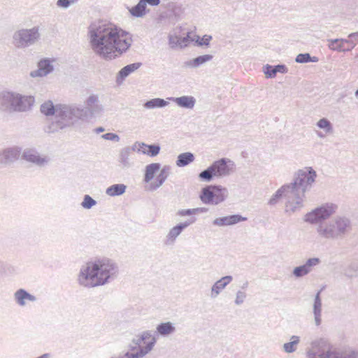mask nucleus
<instances>
[{"label":"nucleus","mask_w":358,"mask_h":358,"mask_svg":"<svg viewBox=\"0 0 358 358\" xmlns=\"http://www.w3.org/2000/svg\"><path fill=\"white\" fill-rule=\"evenodd\" d=\"M128 33L115 24L99 20L88 27L89 43L92 51L106 60L115 59L125 52L131 46L132 39Z\"/></svg>","instance_id":"obj_1"},{"label":"nucleus","mask_w":358,"mask_h":358,"mask_svg":"<svg viewBox=\"0 0 358 358\" xmlns=\"http://www.w3.org/2000/svg\"><path fill=\"white\" fill-rule=\"evenodd\" d=\"M317 173L312 167H305L294 173L291 182L281 186L268 201L271 206L275 205L280 199L284 198L285 211L289 215L300 211L304 207L306 193L310 190Z\"/></svg>","instance_id":"obj_2"},{"label":"nucleus","mask_w":358,"mask_h":358,"mask_svg":"<svg viewBox=\"0 0 358 358\" xmlns=\"http://www.w3.org/2000/svg\"><path fill=\"white\" fill-rule=\"evenodd\" d=\"M117 273L118 267L113 260L99 259L82 266L78 282L80 285L87 287L101 286L115 278Z\"/></svg>","instance_id":"obj_3"},{"label":"nucleus","mask_w":358,"mask_h":358,"mask_svg":"<svg viewBox=\"0 0 358 358\" xmlns=\"http://www.w3.org/2000/svg\"><path fill=\"white\" fill-rule=\"evenodd\" d=\"M83 112L75 104H57L56 115L45 129V131L52 134L73 126L79 120H84L81 113Z\"/></svg>","instance_id":"obj_4"},{"label":"nucleus","mask_w":358,"mask_h":358,"mask_svg":"<svg viewBox=\"0 0 358 358\" xmlns=\"http://www.w3.org/2000/svg\"><path fill=\"white\" fill-rule=\"evenodd\" d=\"M307 358H358V350L348 348L342 352L334 348L326 338L313 341L306 351Z\"/></svg>","instance_id":"obj_5"},{"label":"nucleus","mask_w":358,"mask_h":358,"mask_svg":"<svg viewBox=\"0 0 358 358\" xmlns=\"http://www.w3.org/2000/svg\"><path fill=\"white\" fill-rule=\"evenodd\" d=\"M352 229V222L346 216L338 215L328 222L318 224L316 231L318 236L324 239H343Z\"/></svg>","instance_id":"obj_6"},{"label":"nucleus","mask_w":358,"mask_h":358,"mask_svg":"<svg viewBox=\"0 0 358 358\" xmlns=\"http://www.w3.org/2000/svg\"><path fill=\"white\" fill-rule=\"evenodd\" d=\"M35 99L32 96L2 91L0 92V110L7 113H23L31 109Z\"/></svg>","instance_id":"obj_7"},{"label":"nucleus","mask_w":358,"mask_h":358,"mask_svg":"<svg viewBox=\"0 0 358 358\" xmlns=\"http://www.w3.org/2000/svg\"><path fill=\"white\" fill-rule=\"evenodd\" d=\"M39 27L21 29L14 32L13 44L18 49H24L34 45L41 38Z\"/></svg>","instance_id":"obj_8"},{"label":"nucleus","mask_w":358,"mask_h":358,"mask_svg":"<svg viewBox=\"0 0 358 358\" xmlns=\"http://www.w3.org/2000/svg\"><path fill=\"white\" fill-rule=\"evenodd\" d=\"M228 194L226 187L210 185L202 188L199 199L205 204L218 205L227 199Z\"/></svg>","instance_id":"obj_9"},{"label":"nucleus","mask_w":358,"mask_h":358,"mask_svg":"<svg viewBox=\"0 0 358 358\" xmlns=\"http://www.w3.org/2000/svg\"><path fill=\"white\" fill-rule=\"evenodd\" d=\"M337 206L333 203H325L315 208L304 216V221L310 224L322 223L336 210Z\"/></svg>","instance_id":"obj_10"},{"label":"nucleus","mask_w":358,"mask_h":358,"mask_svg":"<svg viewBox=\"0 0 358 358\" xmlns=\"http://www.w3.org/2000/svg\"><path fill=\"white\" fill-rule=\"evenodd\" d=\"M85 107L79 106L83 110L82 116L84 120L100 113L103 110V106L100 103L99 96L96 94L90 95L85 101Z\"/></svg>","instance_id":"obj_11"},{"label":"nucleus","mask_w":358,"mask_h":358,"mask_svg":"<svg viewBox=\"0 0 358 358\" xmlns=\"http://www.w3.org/2000/svg\"><path fill=\"white\" fill-rule=\"evenodd\" d=\"M320 263L321 259L318 257L309 258L303 264L294 268L292 275L296 278H302L309 274L313 271V268Z\"/></svg>","instance_id":"obj_12"},{"label":"nucleus","mask_w":358,"mask_h":358,"mask_svg":"<svg viewBox=\"0 0 358 358\" xmlns=\"http://www.w3.org/2000/svg\"><path fill=\"white\" fill-rule=\"evenodd\" d=\"M21 150L18 147H11L0 152V165L7 166L18 159Z\"/></svg>","instance_id":"obj_13"},{"label":"nucleus","mask_w":358,"mask_h":358,"mask_svg":"<svg viewBox=\"0 0 358 358\" xmlns=\"http://www.w3.org/2000/svg\"><path fill=\"white\" fill-rule=\"evenodd\" d=\"M228 163L233 165V162L227 158H222L219 160L215 161L211 165V168L215 173L217 178H222L229 176L231 172Z\"/></svg>","instance_id":"obj_14"},{"label":"nucleus","mask_w":358,"mask_h":358,"mask_svg":"<svg viewBox=\"0 0 358 358\" xmlns=\"http://www.w3.org/2000/svg\"><path fill=\"white\" fill-rule=\"evenodd\" d=\"M22 158L38 166H43L49 162L48 157L41 156L35 149L32 148L25 149L22 153Z\"/></svg>","instance_id":"obj_15"},{"label":"nucleus","mask_w":358,"mask_h":358,"mask_svg":"<svg viewBox=\"0 0 358 358\" xmlns=\"http://www.w3.org/2000/svg\"><path fill=\"white\" fill-rule=\"evenodd\" d=\"M248 218L239 214L231 215L215 218L213 224L217 227H227L235 225L239 222L246 221Z\"/></svg>","instance_id":"obj_16"},{"label":"nucleus","mask_w":358,"mask_h":358,"mask_svg":"<svg viewBox=\"0 0 358 358\" xmlns=\"http://www.w3.org/2000/svg\"><path fill=\"white\" fill-rule=\"evenodd\" d=\"M196 222V218L192 217L188 219L187 221L184 222H180L176 226L173 227L170 229L168 235H167V241H171V243L174 242L176 238L182 233V231L189 227L190 224L194 223Z\"/></svg>","instance_id":"obj_17"},{"label":"nucleus","mask_w":358,"mask_h":358,"mask_svg":"<svg viewBox=\"0 0 358 358\" xmlns=\"http://www.w3.org/2000/svg\"><path fill=\"white\" fill-rule=\"evenodd\" d=\"M53 71V66L48 59H43L38 63V69L30 73V76L34 77L45 76Z\"/></svg>","instance_id":"obj_18"},{"label":"nucleus","mask_w":358,"mask_h":358,"mask_svg":"<svg viewBox=\"0 0 358 358\" xmlns=\"http://www.w3.org/2000/svg\"><path fill=\"white\" fill-rule=\"evenodd\" d=\"M233 280L231 275H226L217 280L211 287L210 297L215 299Z\"/></svg>","instance_id":"obj_19"},{"label":"nucleus","mask_w":358,"mask_h":358,"mask_svg":"<svg viewBox=\"0 0 358 358\" xmlns=\"http://www.w3.org/2000/svg\"><path fill=\"white\" fill-rule=\"evenodd\" d=\"M171 172V166L168 165L164 166L160 169V172L157 176L156 181L151 182L149 186L150 191H155L161 187L167 178L169 176Z\"/></svg>","instance_id":"obj_20"},{"label":"nucleus","mask_w":358,"mask_h":358,"mask_svg":"<svg viewBox=\"0 0 358 358\" xmlns=\"http://www.w3.org/2000/svg\"><path fill=\"white\" fill-rule=\"evenodd\" d=\"M322 290L317 292L315 296L313 311L314 315L315 324L316 326H320L322 323L321 313H322V299L320 297Z\"/></svg>","instance_id":"obj_21"},{"label":"nucleus","mask_w":358,"mask_h":358,"mask_svg":"<svg viewBox=\"0 0 358 358\" xmlns=\"http://www.w3.org/2000/svg\"><path fill=\"white\" fill-rule=\"evenodd\" d=\"M288 69L285 64L271 66L266 64L263 67V71L266 78H273L276 76L277 73H286Z\"/></svg>","instance_id":"obj_22"},{"label":"nucleus","mask_w":358,"mask_h":358,"mask_svg":"<svg viewBox=\"0 0 358 358\" xmlns=\"http://www.w3.org/2000/svg\"><path fill=\"white\" fill-rule=\"evenodd\" d=\"M178 106L187 109H192L196 103V99L192 96H182L180 97H170Z\"/></svg>","instance_id":"obj_23"},{"label":"nucleus","mask_w":358,"mask_h":358,"mask_svg":"<svg viewBox=\"0 0 358 358\" xmlns=\"http://www.w3.org/2000/svg\"><path fill=\"white\" fill-rule=\"evenodd\" d=\"M14 299L16 303L21 306H24L26 304V300L32 302L36 300L35 296L29 294L24 289H20L16 291L14 294Z\"/></svg>","instance_id":"obj_24"},{"label":"nucleus","mask_w":358,"mask_h":358,"mask_svg":"<svg viewBox=\"0 0 358 358\" xmlns=\"http://www.w3.org/2000/svg\"><path fill=\"white\" fill-rule=\"evenodd\" d=\"M212 55H203L185 62V65L189 68L196 69L213 59Z\"/></svg>","instance_id":"obj_25"},{"label":"nucleus","mask_w":358,"mask_h":358,"mask_svg":"<svg viewBox=\"0 0 358 358\" xmlns=\"http://www.w3.org/2000/svg\"><path fill=\"white\" fill-rule=\"evenodd\" d=\"M141 65V62H136L124 66L117 73V82H119L120 80H124L129 75L139 69Z\"/></svg>","instance_id":"obj_26"},{"label":"nucleus","mask_w":358,"mask_h":358,"mask_svg":"<svg viewBox=\"0 0 358 358\" xmlns=\"http://www.w3.org/2000/svg\"><path fill=\"white\" fill-rule=\"evenodd\" d=\"M328 48L334 51L338 52H345L349 50V49H344L343 45L344 43H350L351 41L348 39L344 38H335V39H328Z\"/></svg>","instance_id":"obj_27"},{"label":"nucleus","mask_w":358,"mask_h":358,"mask_svg":"<svg viewBox=\"0 0 358 358\" xmlns=\"http://www.w3.org/2000/svg\"><path fill=\"white\" fill-rule=\"evenodd\" d=\"M157 333L162 336H167L176 331L174 324L171 322H162L157 326Z\"/></svg>","instance_id":"obj_28"},{"label":"nucleus","mask_w":358,"mask_h":358,"mask_svg":"<svg viewBox=\"0 0 358 358\" xmlns=\"http://www.w3.org/2000/svg\"><path fill=\"white\" fill-rule=\"evenodd\" d=\"M138 144L141 148H148V150H141V152L144 155H147L151 157H155L159 155L161 147L159 144H151L147 145L145 143L136 142L135 145Z\"/></svg>","instance_id":"obj_29"},{"label":"nucleus","mask_w":358,"mask_h":358,"mask_svg":"<svg viewBox=\"0 0 358 358\" xmlns=\"http://www.w3.org/2000/svg\"><path fill=\"white\" fill-rule=\"evenodd\" d=\"M194 159L193 153L189 152H183L178 156L176 164L178 167H184L193 162Z\"/></svg>","instance_id":"obj_30"},{"label":"nucleus","mask_w":358,"mask_h":358,"mask_svg":"<svg viewBox=\"0 0 358 358\" xmlns=\"http://www.w3.org/2000/svg\"><path fill=\"white\" fill-rule=\"evenodd\" d=\"M161 169V164L159 163H152L146 166L145 176H144V181L145 182H150L156 172L159 171Z\"/></svg>","instance_id":"obj_31"},{"label":"nucleus","mask_w":358,"mask_h":358,"mask_svg":"<svg viewBox=\"0 0 358 358\" xmlns=\"http://www.w3.org/2000/svg\"><path fill=\"white\" fill-rule=\"evenodd\" d=\"M146 8V4L143 0H140L136 6L129 9V12L134 17H142L147 13Z\"/></svg>","instance_id":"obj_32"},{"label":"nucleus","mask_w":358,"mask_h":358,"mask_svg":"<svg viewBox=\"0 0 358 358\" xmlns=\"http://www.w3.org/2000/svg\"><path fill=\"white\" fill-rule=\"evenodd\" d=\"M127 186L124 184H115L106 189V193L110 196H120L126 191Z\"/></svg>","instance_id":"obj_33"},{"label":"nucleus","mask_w":358,"mask_h":358,"mask_svg":"<svg viewBox=\"0 0 358 358\" xmlns=\"http://www.w3.org/2000/svg\"><path fill=\"white\" fill-rule=\"evenodd\" d=\"M169 102L161 98H155L147 101L144 103L145 108L152 109L156 108H164L168 106Z\"/></svg>","instance_id":"obj_34"},{"label":"nucleus","mask_w":358,"mask_h":358,"mask_svg":"<svg viewBox=\"0 0 358 358\" xmlns=\"http://www.w3.org/2000/svg\"><path fill=\"white\" fill-rule=\"evenodd\" d=\"M57 105H54L51 101H48L41 104L40 110L41 113L46 116L56 115Z\"/></svg>","instance_id":"obj_35"},{"label":"nucleus","mask_w":358,"mask_h":358,"mask_svg":"<svg viewBox=\"0 0 358 358\" xmlns=\"http://www.w3.org/2000/svg\"><path fill=\"white\" fill-rule=\"evenodd\" d=\"M300 342V338L298 336H292L290 342L283 344V350L286 353H292L296 350V346Z\"/></svg>","instance_id":"obj_36"},{"label":"nucleus","mask_w":358,"mask_h":358,"mask_svg":"<svg viewBox=\"0 0 358 358\" xmlns=\"http://www.w3.org/2000/svg\"><path fill=\"white\" fill-rule=\"evenodd\" d=\"M215 177L211 166H208L206 169L202 171L199 174V178L201 181L209 182Z\"/></svg>","instance_id":"obj_37"},{"label":"nucleus","mask_w":358,"mask_h":358,"mask_svg":"<svg viewBox=\"0 0 358 358\" xmlns=\"http://www.w3.org/2000/svg\"><path fill=\"white\" fill-rule=\"evenodd\" d=\"M318 61V57H311L309 53H300L295 58V62L300 64L317 62Z\"/></svg>","instance_id":"obj_38"},{"label":"nucleus","mask_w":358,"mask_h":358,"mask_svg":"<svg viewBox=\"0 0 358 358\" xmlns=\"http://www.w3.org/2000/svg\"><path fill=\"white\" fill-rule=\"evenodd\" d=\"M316 125L320 129H324L327 134H331L334 131L332 124L325 117L319 120Z\"/></svg>","instance_id":"obj_39"},{"label":"nucleus","mask_w":358,"mask_h":358,"mask_svg":"<svg viewBox=\"0 0 358 358\" xmlns=\"http://www.w3.org/2000/svg\"><path fill=\"white\" fill-rule=\"evenodd\" d=\"M343 274L350 278H352L358 276V264L356 263H352L349 264L343 271Z\"/></svg>","instance_id":"obj_40"},{"label":"nucleus","mask_w":358,"mask_h":358,"mask_svg":"<svg viewBox=\"0 0 358 358\" xmlns=\"http://www.w3.org/2000/svg\"><path fill=\"white\" fill-rule=\"evenodd\" d=\"M130 150L129 148H125L120 151V162L124 167H129L130 166L129 156Z\"/></svg>","instance_id":"obj_41"},{"label":"nucleus","mask_w":358,"mask_h":358,"mask_svg":"<svg viewBox=\"0 0 358 358\" xmlns=\"http://www.w3.org/2000/svg\"><path fill=\"white\" fill-rule=\"evenodd\" d=\"M212 40V36L205 34L202 37L197 36L195 43L199 47H208Z\"/></svg>","instance_id":"obj_42"},{"label":"nucleus","mask_w":358,"mask_h":358,"mask_svg":"<svg viewBox=\"0 0 358 358\" xmlns=\"http://www.w3.org/2000/svg\"><path fill=\"white\" fill-rule=\"evenodd\" d=\"M96 203V201L92 198L90 195H85L83 198V201L81 203L82 206L85 209H90L94 206H95Z\"/></svg>","instance_id":"obj_43"},{"label":"nucleus","mask_w":358,"mask_h":358,"mask_svg":"<svg viewBox=\"0 0 358 358\" xmlns=\"http://www.w3.org/2000/svg\"><path fill=\"white\" fill-rule=\"evenodd\" d=\"M180 43V37L177 36L169 35V45L171 48L174 49L179 46Z\"/></svg>","instance_id":"obj_44"},{"label":"nucleus","mask_w":358,"mask_h":358,"mask_svg":"<svg viewBox=\"0 0 358 358\" xmlns=\"http://www.w3.org/2000/svg\"><path fill=\"white\" fill-rule=\"evenodd\" d=\"M246 296L247 294L245 292L238 290L236 292L234 303L238 306L242 304L244 302L245 299H246Z\"/></svg>","instance_id":"obj_45"},{"label":"nucleus","mask_w":358,"mask_h":358,"mask_svg":"<svg viewBox=\"0 0 358 358\" xmlns=\"http://www.w3.org/2000/svg\"><path fill=\"white\" fill-rule=\"evenodd\" d=\"M76 0H57V5L59 7L67 8L71 4L74 3Z\"/></svg>","instance_id":"obj_46"},{"label":"nucleus","mask_w":358,"mask_h":358,"mask_svg":"<svg viewBox=\"0 0 358 358\" xmlns=\"http://www.w3.org/2000/svg\"><path fill=\"white\" fill-rule=\"evenodd\" d=\"M101 138L105 140L113 141L116 142L120 141L119 136L114 133H106L102 135Z\"/></svg>","instance_id":"obj_47"},{"label":"nucleus","mask_w":358,"mask_h":358,"mask_svg":"<svg viewBox=\"0 0 358 358\" xmlns=\"http://www.w3.org/2000/svg\"><path fill=\"white\" fill-rule=\"evenodd\" d=\"M178 215L180 216H190L194 215L193 208L189 209H182L178 211Z\"/></svg>","instance_id":"obj_48"},{"label":"nucleus","mask_w":358,"mask_h":358,"mask_svg":"<svg viewBox=\"0 0 358 358\" xmlns=\"http://www.w3.org/2000/svg\"><path fill=\"white\" fill-rule=\"evenodd\" d=\"M144 3L147 5H150L152 6H158L160 3V0H143Z\"/></svg>","instance_id":"obj_49"},{"label":"nucleus","mask_w":358,"mask_h":358,"mask_svg":"<svg viewBox=\"0 0 358 358\" xmlns=\"http://www.w3.org/2000/svg\"><path fill=\"white\" fill-rule=\"evenodd\" d=\"M189 41V36L187 35L185 37L180 38V43H182L181 44H179V46L180 48L185 47L187 45V43Z\"/></svg>","instance_id":"obj_50"},{"label":"nucleus","mask_w":358,"mask_h":358,"mask_svg":"<svg viewBox=\"0 0 358 358\" xmlns=\"http://www.w3.org/2000/svg\"><path fill=\"white\" fill-rule=\"evenodd\" d=\"M194 215L206 213L208 211V208H193Z\"/></svg>","instance_id":"obj_51"},{"label":"nucleus","mask_w":358,"mask_h":358,"mask_svg":"<svg viewBox=\"0 0 358 358\" xmlns=\"http://www.w3.org/2000/svg\"><path fill=\"white\" fill-rule=\"evenodd\" d=\"M143 342V341H141L140 335L137 336L136 338H134L132 340V343L139 347V348H141L140 345Z\"/></svg>","instance_id":"obj_52"},{"label":"nucleus","mask_w":358,"mask_h":358,"mask_svg":"<svg viewBox=\"0 0 358 358\" xmlns=\"http://www.w3.org/2000/svg\"><path fill=\"white\" fill-rule=\"evenodd\" d=\"M358 36V31L357 32H354V33H351L348 35V37L350 38H351L352 40L355 38V37Z\"/></svg>","instance_id":"obj_53"},{"label":"nucleus","mask_w":358,"mask_h":358,"mask_svg":"<svg viewBox=\"0 0 358 358\" xmlns=\"http://www.w3.org/2000/svg\"><path fill=\"white\" fill-rule=\"evenodd\" d=\"M104 131H105V129L103 127H97V128L95 129V132L96 134L101 133V132H103Z\"/></svg>","instance_id":"obj_54"},{"label":"nucleus","mask_w":358,"mask_h":358,"mask_svg":"<svg viewBox=\"0 0 358 358\" xmlns=\"http://www.w3.org/2000/svg\"><path fill=\"white\" fill-rule=\"evenodd\" d=\"M317 135L318 137H320L321 138H323L325 137V135L321 131H317Z\"/></svg>","instance_id":"obj_55"},{"label":"nucleus","mask_w":358,"mask_h":358,"mask_svg":"<svg viewBox=\"0 0 358 358\" xmlns=\"http://www.w3.org/2000/svg\"><path fill=\"white\" fill-rule=\"evenodd\" d=\"M248 281H246V282L243 285V286H242V289H245V288H247V287H248Z\"/></svg>","instance_id":"obj_56"},{"label":"nucleus","mask_w":358,"mask_h":358,"mask_svg":"<svg viewBox=\"0 0 358 358\" xmlns=\"http://www.w3.org/2000/svg\"><path fill=\"white\" fill-rule=\"evenodd\" d=\"M141 150H148V148H141L139 147V148H138V151L141 152Z\"/></svg>","instance_id":"obj_57"},{"label":"nucleus","mask_w":358,"mask_h":358,"mask_svg":"<svg viewBox=\"0 0 358 358\" xmlns=\"http://www.w3.org/2000/svg\"><path fill=\"white\" fill-rule=\"evenodd\" d=\"M141 150H148V148H141L139 147V148H138V151L141 152Z\"/></svg>","instance_id":"obj_58"},{"label":"nucleus","mask_w":358,"mask_h":358,"mask_svg":"<svg viewBox=\"0 0 358 358\" xmlns=\"http://www.w3.org/2000/svg\"><path fill=\"white\" fill-rule=\"evenodd\" d=\"M137 347H138V346H137V345H135L134 346H131V350H134L135 349H136V348H137Z\"/></svg>","instance_id":"obj_59"},{"label":"nucleus","mask_w":358,"mask_h":358,"mask_svg":"<svg viewBox=\"0 0 358 358\" xmlns=\"http://www.w3.org/2000/svg\"><path fill=\"white\" fill-rule=\"evenodd\" d=\"M355 96H356L357 97H358V89H357V90H356V92H355Z\"/></svg>","instance_id":"obj_60"},{"label":"nucleus","mask_w":358,"mask_h":358,"mask_svg":"<svg viewBox=\"0 0 358 358\" xmlns=\"http://www.w3.org/2000/svg\"><path fill=\"white\" fill-rule=\"evenodd\" d=\"M173 13H174V15L176 16L177 14H176V9L173 10Z\"/></svg>","instance_id":"obj_61"}]
</instances>
